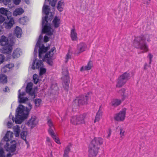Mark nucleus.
<instances>
[{"label":"nucleus","instance_id":"cd10ccee","mask_svg":"<svg viewBox=\"0 0 157 157\" xmlns=\"http://www.w3.org/2000/svg\"><path fill=\"white\" fill-rule=\"evenodd\" d=\"M21 53V49L19 48H17L15 49L13 52L12 56L13 58H17L20 56V54Z\"/></svg>","mask_w":157,"mask_h":157},{"label":"nucleus","instance_id":"a19ab883","mask_svg":"<svg viewBox=\"0 0 157 157\" xmlns=\"http://www.w3.org/2000/svg\"><path fill=\"white\" fill-rule=\"evenodd\" d=\"M57 0H48L49 2L50 5L53 7H55L56 3Z\"/></svg>","mask_w":157,"mask_h":157},{"label":"nucleus","instance_id":"f257e3e1","mask_svg":"<svg viewBox=\"0 0 157 157\" xmlns=\"http://www.w3.org/2000/svg\"><path fill=\"white\" fill-rule=\"evenodd\" d=\"M146 41L148 42L151 41L150 35L148 34L140 35L135 37L133 45L135 48L143 50V53L146 52L148 51Z\"/></svg>","mask_w":157,"mask_h":157},{"label":"nucleus","instance_id":"9b49d317","mask_svg":"<svg viewBox=\"0 0 157 157\" xmlns=\"http://www.w3.org/2000/svg\"><path fill=\"white\" fill-rule=\"evenodd\" d=\"M54 51L56 52V48L54 47L52 48L50 51L46 53L44 56L45 58H47V63L50 66H52L53 64V62L52 58L54 54Z\"/></svg>","mask_w":157,"mask_h":157},{"label":"nucleus","instance_id":"bf43d9fd","mask_svg":"<svg viewBox=\"0 0 157 157\" xmlns=\"http://www.w3.org/2000/svg\"><path fill=\"white\" fill-rule=\"evenodd\" d=\"M46 141L48 142H50V140L49 137H47L46 138Z\"/></svg>","mask_w":157,"mask_h":157},{"label":"nucleus","instance_id":"b1692460","mask_svg":"<svg viewBox=\"0 0 157 157\" xmlns=\"http://www.w3.org/2000/svg\"><path fill=\"white\" fill-rule=\"evenodd\" d=\"M93 66L92 62L91 61H90L88 62L87 65L85 67H82L80 69L81 71H88L91 69Z\"/></svg>","mask_w":157,"mask_h":157},{"label":"nucleus","instance_id":"bb28decb","mask_svg":"<svg viewBox=\"0 0 157 157\" xmlns=\"http://www.w3.org/2000/svg\"><path fill=\"white\" fill-rule=\"evenodd\" d=\"M14 33L17 38H20L21 37L22 31L20 27L17 26L15 29Z\"/></svg>","mask_w":157,"mask_h":157},{"label":"nucleus","instance_id":"f8f14e48","mask_svg":"<svg viewBox=\"0 0 157 157\" xmlns=\"http://www.w3.org/2000/svg\"><path fill=\"white\" fill-rule=\"evenodd\" d=\"M126 110L125 109H123L116 114L114 117V120L117 121H124L125 117Z\"/></svg>","mask_w":157,"mask_h":157},{"label":"nucleus","instance_id":"f704fd0d","mask_svg":"<svg viewBox=\"0 0 157 157\" xmlns=\"http://www.w3.org/2000/svg\"><path fill=\"white\" fill-rule=\"evenodd\" d=\"M119 132L120 137L122 139H123L124 138L125 135V129L122 127H120L119 128Z\"/></svg>","mask_w":157,"mask_h":157},{"label":"nucleus","instance_id":"7c9ffc66","mask_svg":"<svg viewBox=\"0 0 157 157\" xmlns=\"http://www.w3.org/2000/svg\"><path fill=\"white\" fill-rule=\"evenodd\" d=\"M52 23L55 28H57L59 26L60 20L58 17L56 16L52 21Z\"/></svg>","mask_w":157,"mask_h":157},{"label":"nucleus","instance_id":"13d9d810","mask_svg":"<svg viewBox=\"0 0 157 157\" xmlns=\"http://www.w3.org/2000/svg\"><path fill=\"white\" fill-rule=\"evenodd\" d=\"M9 88H8V87L6 86V87L5 89H4V91L6 92H8V90H9Z\"/></svg>","mask_w":157,"mask_h":157},{"label":"nucleus","instance_id":"4d7b16f0","mask_svg":"<svg viewBox=\"0 0 157 157\" xmlns=\"http://www.w3.org/2000/svg\"><path fill=\"white\" fill-rule=\"evenodd\" d=\"M7 125L9 128H11L12 126V123L11 122H8L7 123Z\"/></svg>","mask_w":157,"mask_h":157},{"label":"nucleus","instance_id":"37998d69","mask_svg":"<svg viewBox=\"0 0 157 157\" xmlns=\"http://www.w3.org/2000/svg\"><path fill=\"white\" fill-rule=\"evenodd\" d=\"M26 17H24L19 19L20 23L23 25H24L26 23V21L25 20V18Z\"/></svg>","mask_w":157,"mask_h":157},{"label":"nucleus","instance_id":"e433bc0d","mask_svg":"<svg viewBox=\"0 0 157 157\" xmlns=\"http://www.w3.org/2000/svg\"><path fill=\"white\" fill-rule=\"evenodd\" d=\"M41 100L40 99H35L34 100V103L35 106L36 107L39 106L41 103Z\"/></svg>","mask_w":157,"mask_h":157},{"label":"nucleus","instance_id":"c85d7f7f","mask_svg":"<svg viewBox=\"0 0 157 157\" xmlns=\"http://www.w3.org/2000/svg\"><path fill=\"white\" fill-rule=\"evenodd\" d=\"M64 6V4L63 1L60 0L58 2L57 6V8L59 12H62L63 11Z\"/></svg>","mask_w":157,"mask_h":157},{"label":"nucleus","instance_id":"2eb2a0df","mask_svg":"<svg viewBox=\"0 0 157 157\" xmlns=\"http://www.w3.org/2000/svg\"><path fill=\"white\" fill-rule=\"evenodd\" d=\"M38 123L36 117L35 116H33L27 122L26 124L29 126L31 127L32 128L35 127Z\"/></svg>","mask_w":157,"mask_h":157},{"label":"nucleus","instance_id":"de8ad7c7","mask_svg":"<svg viewBox=\"0 0 157 157\" xmlns=\"http://www.w3.org/2000/svg\"><path fill=\"white\" fill-rule=\"evenodd\" d=\"M71 58V55L70 54L69 52L67 54L66 56V58H65V59H66L65 62L67 63L68 62V59H70Z\"/></svg>","mask_w":157,"mask_h":157},{"label":"nucleus","instance_id":"0eeeda50","mask_svg":"<svg viewBox=\"0 0 157 157\" xmlns=\"http://www.w3.org/2000/svg\"><path fill=\"white\" fill-rule=\"evenodd\" d=\"M130 74L129 73L125 72L121 75L117 81L116 87L120 88L124 86L130 78Z\"/></svg>","mask_w":157,"mask_h":157},{"label":"nucleus","instance_id":"09e8293b","mask_svg":"<svg viewBox=\"0 0 157 157\" xmlns=\"http://www.w3.org/2000/svg\"><path fill=\"white\" fill-rule=\"evenodd\" d=\"M11 0H2V2L6 5L7 4H9V3L11 2Z\"/></svg>","mask_w":157,"mask_h":157},{"label":"nucleus","instance_id":"052dcab7","mask_svg":"<svg viewBox=\"0 0 157 157\" xmlns=\"http://www.w3.org/2000/svg\"><path fill=\"white\" fill-rule=\"evenodd\" d=\"M25 1V3L27 4H29V0H24Z\"/></svg>","mask_w":157,"mask_h":157},{"label":"nucleus","instance_id":"2f4dec72","mask_svg":"<svg viewBox=\"0 0 157 157\" xmlns=\"http://www.w3.org/2000/svg\"><path fill=\"white\" fill-rule=\"evenodd\" d=\"M13 129L15 136L16 137L19 136L20 132V127L18 125H16L13 127Z\"/></svg>","mask_w":157,"mask_h":157},{"label":"nucleus","instance_id":"4c0bfd02","mask_svg":"<svg viewBox=\"0 0 157 157\" xmlns=\"http://www.w3.org/2000/svg\"><path fill=\"white\" fill-rule=\"evenodd\" d=\"M18 98L19 99V101L20 103H24L28 100V98L26 97H22L19 98Z\"/></svg>","mask_w":157,"mask_h":157},{"label":"nucleus","instance_id":"774afa93","mask_svg":"<svg viewBox=\"0 0 157 157\" xmlns=\"http://www.w3.org/2000/svg\"><path fill=\"white\" fill-rule=\"evenodd\" d=\"M144 69L145 70H146L147 69V67H146V66L145 67L144 66Z\"/></svg>","mask_w":157,"mask_h":157},{"label":"nucleus","instance_id":"c03bdc74","mask_svg":"<svg viewBox=\"0 0 157 157\" xmlns=\"http://www.w3.org/2000/svg\"><path fill=\"white\" fill-rule=\"evenodd\" d=\"M125 90L124 88H122L119 91V93H122V96H123L124 98L123 100H124V99L125 98V96L124 95V93H125Z\"/></svg>","mask_w":157,"mask_h":157},{"label":"nucleus","instance_id":"4be33fe9","mask_svg":"<svg viewBox=\"0 0 157 157\" xmlns=\"http://www.w3.org/2000/svg\"><path fill=\"white\" fill-rule=\"evenodd\" d=\"M35 61L34 60L32 64V68L33 69H39L43 66V61L41 60H38L36 63V67H35Z\"/></svg>","mask_w":157,"mask_h":157},{"label":"nucleus","instance_id":"473e14b6","mask_svg":"<svg viewBox=\"0 0 157 157\" xmlns=\"http://www.w3.org/2000/svg\"><path fill=\"white\" fill-rule=\"evenodd\" d=\"M0 81L3 84L6 83L7 82L6 76L3 74L1 75L0 76Z\"/></svg>","mask_w":157,"mask_h":157},{"label":"nucleus","instance_id":"c756f323","mask_svg":"<svg viewBox=\"0 0 157 157\" xmlns=\"http://www.w3.org/2000/svg\"><path fill=\"white\" fill-rule=\"evenodd\" d=\"M122 101L120 99H113L111 102V105L114 107H116L120 105Z\"/></svg>","mask_w":157,"mask_h":157},{"label":"nucleus","instance_id":"f3484780","mask_svg":"<svg viewBox=\"0 0 157 157\" xmlns=\"http://www.w3.org/2000/svg\"><path fill=\"white\" fill-rule=\"evenodd\" d=\"M47 23H46V21H44V24H43L42 22L43 25L45 24V25L44 26V27L42 29V32L45 33H47L49 35H51L53 34V32L51 31V28L50 26L48 25Z\"/></svg>","mask_w":157,"mask_h":157},{"label":"nucleus","instance_id":"ddd939ff","mask_svg":"<svg viewBox=\"0 0 157 157\" xmlns=\"http://www.w3.org/2000/svg\"><path fill=\"white\" fill-rule=\"evenodd\" d=\"M37 47H39V57L40 59L42 57V54L45 53L48 50L49 48L48 47H45L44 45L41 46L40 42L39 41L37 42L35 47V51Z\"/></svg>","mask_w":157,"mask_h":157},{"label":"nucleus","instance_id":"72a5a7b5","mask_svg":"<svg viewBox=\"0 0 157 157\" xmlns=\"http://www.w3.org/2000/svg\"><path fill=\"white\" fill-rule=\"evenodd\" d=\"M54 140L55 142H56L58 144H61L59 139L58 137H57L56 135L55 134L54 132H53L49 134Z\"/></svg>","mask_w":157,"mask_h":157},{"label":"nucleus","instance_id":"20e7f679","mask_svg":"<svg viewBox=\"0 0 157 157\" xmlns=\"http://www.w3.org/2000/svg\"><path fill=\"white\" fill-rule=\"evenodd\" d=\"M13 136V133L12 132L7 131L0 143L1 145L3 142H5V145L4 147L6 151L11 152L15 151L16 147V141L14 140L10 141Z\"/></svg>","mask_w":157,"mask_h":157},{"label":"nucleus","instance_id":"393cba45","mask_svg":"<svg viewBox=\"0 0 157 157\" xmlns=\"http://www.w3.org/2000/svg\"><path fill=\"white\" fill-rule=\"evenodd\" d=\"M24 12V10L21 8H16L13 11V15L14 16L22 14Z\"/></svg>","mask_w":157,"mask_h":157},{"label":"nucleus","instance_id":"f03ea898","mask_svg":"<svg viewBox=\"0 0 157 157\" xmlns=\"http://www.w3.org/2000/svg\"><path fill=\"white\" fill-rule=\"evenodd\" d=\"M103 143V139L101 137H95L90 142L88 147V157H96L98 155L100 146Z\"/></svg>","mask_w":157,"mask_h":157},{"label":"nucleus","instance_id":"864d4df0","mask_svg":"<svg viewBox=\"0 0 157 157\" xmlns=\"http://www.w3.org/2000/svg\"><path fill=\"white\" fill-rule=\"evenodd\" d=\"M148 57H149L150 59L149 63L150 64L152 61V59L153 58V55L151 53H149L148 54Z\"/></svg>","mask_w":157,"mask_h":157},{"label":"nucleus","instance_id":"4468645a","mask_svg":"<svg viewBox=\"0 0 157 157\" xmlns=\"http://www.w3.org/2000/svg\"><path fill=\"white\" fill-rule=\"evenodd\" d=\"M87 48V45L84 43H81L77 45V51L75 54L79 55L82 52H83Z\"/></svg>","mask_w":157,"mask_h":157},{"label":"nucleus","instance_id":"8fccbe9b","mask_svg":"<svg viewBox=\"0 0 157 157\" xmlns=\"http://www.w3.org/2000/svg\"><path fill=\"white\" fill-rule=\"evenodd\" d=\"M14 66V65L13 63H10L8 64H6L5 66V67L6 68H8L9 69H10L13 67Z\"/></svg>","mask_w":157,"mask_h":157},{"label":"nucleus","instance_id":"6e6552de","mask_svg":"<svg viewBox=\"0 0 157 157\" xmlns=\"http://www.w3.org/2000/svg\"><path fill=\"white\" fill-rule=\"evenodd\" d=\"M85 114L73 116L71 119V123L74 125L83 124L85 123Z\"/></svg>","mask_w":157,"mask_h":157},{"label":"nucleus","instance_id":"58836bf2","mask_svg":"<svg viewBox=\"0 0 157 157\" xmlns=\"http://www.w3.org/2000/svg\"><path fill=\"white\" fill-rule=\"evenodd\" d=\"M33 78L34 83L35 84H36L38 82L39 80L37 75L36 74H34L33 75Z\"/></svg>","mask_w":157,"mask_h":157},{"label":"nucleus","instance_id":"412c9836","mask_svg":"<svg viewBox=\"0 0 157 157\" xmlns=\"http://www.w3.org/2000/svg\"><path fill=\"white\" fill-rule=\"evenodd\" d=\"M33 86V83L31 82H29L28 83L26 88V92L31 96H33L34 94V92L32 91Z\"/></svg>","mask_w":157,"mask_h":157},{"label":"nucleus","instance_id":"603ef678","mask_svg":"<svg viewBox=\"0 0 157 157\" xmlns=\"http://www.w3.org/2000/svg\"><path fill=\"white\" fill-rule=\"evenodd\" d=\"M20 90H19L18 91L19 92V94L18 95V98H20L21 97H22L23 96L25 95V92H23L22 93H20Z\"/></svg>","mask_w":157,"mask_h":157},{"label":"nucleus","instance_id":"0e129e2a","mask_svg":"<svg viewBox=\"0 0 157 157\" xmlns=\"http://www.w3.org/2000/svg\"><path fill=\"white\" fill-rule=\"evenodd\" d=\"M63 157H69L68 155H63Z\"/></svg>","mask_w":157,"mask_h":157},{"label":"nucleus","instance_id":"680f3d73","mask_svg":"<svg viewBox=\"0 0 157 157\" xmlns=\"http://www.w3.org/2000/svg\"><path fill=\"white\" fill-rule=\"evenodd\" d=\"M111 134V131L110 130H109V133H108L109 137V136Z\"/></svg>","mask_w":157,"mask_h":157},{"label":"nucleus","instance_id":"1a4fd4ad","mask_svg":"<svg viewBox=\"0 0 157 157\" xmlns=\"http://www.w3.org/2000/svg\"><path fill=\"white\" fill-rule=\"evenodd\" d=\"M62 73L63 76L62 79L63 81V86L65 90L67 92L69 88L70 82L68 71L67 69H65L63 71Z\"/></svg>","mask_w":157,"mask_h":157},{"label":"nucleus","instance_id":"c9c22d12","mask_svg":"<svg viewBox=\"0 0 157 157\" xmlns=\"http://www.w3.org/2000/svg\"><path fill=\"white\" fill-rule=\"evenodd\" d=\"M27 132L25 131H23L21 133V138L25 140V142L27 144L28 142H27L26 139V136L27 135Z\"/></svg>","mask_w":157,"mask_h":157},{"label":"nucleus","instance_id":"49530a36","mask_svg":"<svg viewBox=\"0 0 157 157\" xmlns=\"http://www.w3.org/2000/svg\"><path fill=\"white\" fill-rule=\"evenodd\" d=\"M4 151L2 148H1L0 149V157H4Z\"/></svg>","mask_w":157,"mask_h":157},{"label":"nucleus","instance_id":"dca6fc26","mask_svg":"<svg viewBox=\"0 0 157 157\" xmlns=\"http://www.w3.org/2000/svg\"><path fill=\"white\" fill-rule=\"evenodd\" d=\"M9 19H8L9 21L6 20L5 21L3 25L5 28L7 29H10L13 26L14 23L13 18V17H9Z\"/></svg>","mask_w":157,"mask_h":157},{"label":"nucleus","instance_id":"a211bd4d","mask_svg":"<svg viewBox=\"0 0 157 157\" xmlns=\"http://www.w3.org/2000/svg\"><path fill=\"white\" fill-rule=\"evenodd\" d=\"M50 10V8L48 6L46 5H44L43 8V11L45 14L46 16L45 17L44 19L43 20V24L44 23V21L46 23L48 22L47 19L48 18V15L49 14V11Z\"/></svg>","mask_w":157,"mask_h":157},{"label":"nucleus","instance_id":"423d86ee","mask_svg":"<svg viewBox=\"0 0 157 157\" xmlns=\"http://www.w3.org/2000/svg\"><path fill=\"white\" fill-rule=\"evenodd\" d=\"M8 39L4 36H2L0 39V45L3 46V49L5 53H10L13 49L12 46L8 44Z\"/></svg>","mask_w":157,"mask_h":157},{"label":"nucleus","instance_id":"9d476101","mask_svg":"<svg viewBox=\"0 0 157 157\" xmlns=\"http://www.w3.org/2000/svg\"><path fill=\"white\" fill-rule=\"evenodd\" d=\"M89 99L88 95H81L77 97L73 101V104L78 105H86L88 103Z\"/></svg>","mask_w":157,"mask_h":157},{"label":"nucleus","instance_id":"3c124183","mask_svg":"<svg viewBox=\"0 0 157 157\" xmlns=\"http://www.w3.org/2000/svg\"><path fill=\"white\" fill-rule=\"evenodd\" d=\"M5 21V19L4 17L0 15V24L3 23Z\"/></svg>","mask_w":157,"mask_h":157},{"label":"nucleus","instance_id":"39448f33","mask_svg":"<svg viewBox=\"0 0 157 157\" xmlns=\"http://www.w3.org/2000/svg\"><path fill=\"white\" fill-rule=\"evenodd\" d=\"M30 110L21 105H19L17 109V114L16 115L15 121L16 124H21L22 121L28 117Z\"/></svg>","mask_w":157,"mask_h":157},{"label":"nucleus","instance_id":"6ab92c4d","mask_svg":"<svg viewBox=\"0 0 157 157\" xmlns=\"http://www.w3.org/2000/svg\"><path fill=\"white\" fill-rule=\"evenodd\" d=\"M47 124L49 127L48 129V133L49 134L54 132L55 128L51 119L49 118H47Z\"/></svg>","mask_w":157,"mask_h":157},{"label":"nucleus","instance_id":"79ce46f5","mask_svg":"<svg viewBox=\"0 0 157 157\" xmlns=\"http://www.w3.org/2000/svg\"><path fill=\"white\" fill-rule=\"evenodd\" d=\"M46 72V69L45 68H42V67L40 68V75H42L45 74Z\"/></svg>","mask_w":157,"mask_h":157},{"label":"nucleus","instance_id":"6e6d98bb","mask_svg":"<svg viewBox=\"0 0 157 157\" xmlns=\"http://www.w3.org/2000/svg\"><path fill=\"white\" fill-rule=\"evenodd\" d=\"M49 39L48 37L46 36H44V41L45 42H48V41H49Z\"/></svg>","mask_w":157,"mask_h":157},{"label":"nucleus","instance_id":"e2e57ef3","mask_svg":"<svg viewBox=\"0 0 157 157\" xmlns=\"http://www.w3.org/2000/svg\"><path fill=\"white\" fill-rule=\"evenodd\" d=\"M150 2H149V1H147L146 2V4H147V5H149L150 3Z\"/></svg>","mask_w":157,"mask_h":157},{"label":"nucleus","instance_id":"a878e982","mask_svg":"<svg viewBox=\"0 0 157 157\" xmlns=\"http://www.w3.org/2000/svg\"><path fill=\"white\" fill-rule=\"evenodd\" d=\"M102 112L101 109H100V107L98 111L96 113V115L95 116L94 121V123H95L97 122H98L100 120L102 115Z\"/></svg>","mask_w":157,"mask_h":157},{"label":"nucleus","instance_id":"aec40b11","mask_svg":"<svg viewBox=\"0 0 157 157\" xmlns=\"http://www.w3.org/2000/svg\"><path fill=\"white\" fill-rule=\"evenodd\" d=\"M0 13L6 16L8 19H9V17H10L11 14L10 11L3 7L0 8Z\"/></svg>","mask_w":157,"mask_h":157},{"label":"nucleus","instance_id":"7ed1b4c3","mask_svg":"<svg viewBox=\"0 0 157 157\" xmlns=\"http://www.w3.org/2000/svg\"><path fill=\"white\" fill-rule=\"evenodd\" d=\"M13 136V133L12 132L7 131L0 143L1 145L3 142H5V145L4 147L6 151L11 152L15 151L16 147V141L14 140L10 141Z\"/></svg>","mask_w":157,"mask_h":157},{"label":"nucleus","instance_id":"ea45409f","mask_svg":"<svg viewBox=\"0 0 157 157\" xmlns=\"http://www.w3.org/2000/svg\"><path fill=\"white\" fill-rule=\"evenodd\" d=\"M70 147L69 146H67L64 151V153L63 155H68L69 151H70Z\"/></svg>","mask_w":157,"mask_h":157},{"label":"nucleus","instance_id":"69168bd1","mask_svg":"<svg viewBox=\"0 0 157 157\" xmlns=\"http://www.w3.org/2000/svg\"><path fill=\"white\" fill-rule=\"evenodd\" d=\"M144 66H146V67H147V63H145L144 65Z\"/></svg>","mask_w":157,"mask_h":157},{"label":"nucleus","instance_id":"5fc2aeb1","mask_svg":"<svg viewBox=\"0 0 157 157\" xmlns=\"http://www.w3.org/2000/svg\"><path fill=\"white\" fill-rule=\"evenodd\" d=\"M21 1V0H14L13 2L15 5H18L19 4Z\"/></svg>","mask_w":157,"mask_h":157},{"label":"nucleus","instance_id":"338daca9","mask_svg":"<svg viewBox=\"0 0 157 157\" xmlns=\"http://www.w3.org/2000/svg\"><path fill=\"white\" fill-rule=\"evenodd\" d=\"M12 120L13 121V122H14V117L13 116L12 117Z\"/></svg>","mask_w":157,"mask_h":157},{"label":"nucleus","instance_id":"5701e85b","mask_svg":"<svg viewBox=\"0 0 157 157\" xmlns=\"http://www.w3.org/2000/svg\"><path fill=\"white\" fill-rule=\"evenodd\" d=\"M70 36L72 40L76 41L78 40L77 34L75 28L72 29L71 31Z\"/></svg>","mask_w":157,"mask_h":157},{"label":"nucleus","instance_id":"a18cd8bd","mask_svg":"<svg viewBox=\"0 0 157 157\" xmlns=\"http://www.w3.org/2000/svg\"><path fill=\"white\" fill-rule=\"evenodd\" d=\"M5 59L4 56L2 54H0V64L2 63Z\"/></svg>","mask_w":157,"mask_h":157}]
</instances>
